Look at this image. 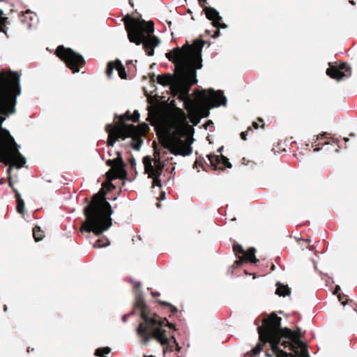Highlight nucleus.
I'll return each instance as SVG.
<instances>
[{
	"label": "nucleus",
	"mask_w": 357,
	"mask_h": 357,
	"mask_svg": "<svg viewBox=\"0 0 357 357\" xmlns=\"http://www.w3.org/2000/svg\"><path fill=\"white\" fill-rule=\"evenodd\" d=\"M199 52L195 56L184 61L180 66L178 80L172 86L174 96L183 101V107L189 114L190 121L194 125H197L202 117L209 115V109L220 105H225L227 98L221 90L215 91L213 89L195 91L196 100H192L190 96L192 86L197 83V70L202 67Z\"/></svg>",
	"instance_id": "nucleus-1"
},
{
	"label": "nucleus",
	"mask_w": 357,
	"mask_h": 357,
	"mask_svg": "<svg viewBox=\"0 0 357 357\" xmlns=\"http://www.w3.org/2000/svg\"><path fill=\"white\" fill-rule=\"evenodd\" d=\"M106 192L102 188L93 195L91 201L84 208L85 220L80 227L82 233L93 232L101 235L112 225L111 215L113 211L110 204L105 199Z\"/></svg>",
	"instance_id": "nucleus-2"
},
{
	"label": "nucleus",
	"mask_w": 357,
	"mask_h": 357,
	"mask_svg": "<svg viewBox=\"0 0 357 357\" xmlns=\"http://www.w3.org/2000/svg\"><path fill=\"white\" fill-rule=\"evenodd\" d=\"M135 307L140 310L142 321L137 328V333L146 344L151 338L159 342L162 346L168 345L169 340L166 335V331L161 328L164 321L146 304L144 298L139 294L135 298Z\"/></svg>",
	"instance_id": "nucleus-3"
},
{
	"label": "nucleus",
	"mask_w": 357,
	"mask_h": 357,
	"mask_svg": "<svg viewBox=\"0 0 357 357\" xmlns=\"http://www.w3.org/2000/svg\"><path fill=\"white\" fill-rule=\"evenodd\" d=\"M20 77L11 70L0 71V129L5 120L17 112V98L22 92Z\"/></svg>",
	"instance_id": "nucleus-4"
},
{
	"label": "nucleus",
	"mask_w": 357,
	"mask_h": 357,
	"mask_svg": "<svg viewBox=\"0 0 357 357\" xmlns=\"http://www.w3.org/2000/svg\"><path fill=\"white\" fill-rule=\"evenodd\" d=\"M125 29L130 42L137 45H143V48L149 56H153L154 48L160 43V39L153 35L154 23L135 18L129 15L123 18Z\"/></svg>",
	"instance_id": "nucleus-5"
},
{
	"label": "nucleus",
	"mask_w": 357,
	"mask_h": 357,
	"mask_svg": "<svg viewBox=\"0 0 357 357\" xmlns=\"http://www.w3.org/2000/svg\"><path fill=\"white\" fill-rule=\"evenodd\" d=\"M206 42L202 39H197L194 41L192 45H189L188 42L182 46V47L174 48L171 52L166 53V57L172 63L176 64V78L171 74L160 75L157 77V82L162 86L170 85V89L172 95V86L175 84L178 80V75L180 73V66L184 61H188L192 59L197 53L199 52L200 59L202 58V48Z\"/></svg>",
	"instance_id": "nucleus-6"
},
{
	"label": "nucleus",
	"mask_w": 357,
	"mask_h": 357,
	"mask_svg": "<svg viewBox=\"0 0 357 357\" xmlns=\"http://www.w3.org/2000/svg\"><path fill=\"white\" fill-rule=\"evenodd\" d=\"M0 162L9 165L7 173L9 175L8 185L14 188L11 172L13 167L22 168L26 163L25 158L18 150V145L10 132L6 128L0 129Z\"/></svg>",
	"instance_id": "nucleus-7"
},
{
	"label": "nucleus",
	"mask_w": 357,
	"mask_h": 357,
	"mask_svg": "<svg viewBox=\"0 0 357 357\" xmlns=\"http://www.w3.org/2000/svg\"><path fill=\"white\" fill-rule=\"evenodd\" d=\"M266 319L275 339L289 340L293 339H302L304 337V333L298 327H296V331H292L287 327L282 328V318L278 317L275 312L271 313Z\"/></svg>",
	"instance_id": "nucleus-8"
},
{
	"label": "nucleus",
	"mask_w": 357,
	"mask_h": 357,
	"mask_svg": "<svg viewBox=\"0 0 357 357\" xmlns=\"http://www.w3.org/2000/svg\"><path fill=\"white\" fill-rule=\"evenodd\" d=\"M55 54L73 73H78L85 66V60L81 54L63 45L58 46Z\"/></svg>",
	"instance_id": "nucleus-9"
},
{
	"label": "nucleus",
	"mask_w": 357,
	"mask_h": 357,
	"mask_svg": "<svg viewBox=\"0 0 357 357\" xmlns=\"http://www.w3.org/2000/svg\"><path fill=\"white\" fill-rule=\"evenodd\" d=\"M192 140L185 142L175 135H167L161 139V144L165 149H168L175 155L187 156L192 152L191 146Z\"/></svg>",
	"instance_id": "nucleus-10"
},
{
	"label": "nucleus",
	"mask_w": 357,
	"mask_h": 357,
	"mask_svg": "<svg viewBox=\"0 0 357 357\" xmlns=\"http://www.w3.org/2000/svg\"><path fill=\"white\" fill-rule=\"evenodd\" d=\"M259 333V342L251 351L245 354L244 357H254L259 354L266 343H270L272 349V344L275 341V337L270 327L266 318L262 320V326L257 327Z\"/></svg>",
	"instance_id": "nucleus-11"
},
{
	"label": "nucleus",
	"mask_w": 357,
	"mask_h": 357,
	"mask_svg": "<svg viewBox=\"0 0 357 357\" xmlns=\"http://www.w3.org/2000/svg\"><path fill=\"white\" fill-rule=\"evenodd\" d=\"M326 75L333 79L340 81L351 75V68L346 63L339 65H331L326 70Z\"/></svg>",
	"instance_id": "nucleus-12"
},
{
	"label": "nucleus",
	"mask_w": 357,
	"mask_h": 357,
	"mask_svg": "<svg viewBox=\"0 0 357 357\" xmlns=\"http://www.w3.org/2000/svg\"><path fill=\"white\" fill-rule=\"evenodd\" d=\"M143 163L145 174H151V176H161L165 165L160 159H155L154 165H152V160L150 156L147 155L143 158Z\"/></svg>",
	"instance_id": "nucleus-13"
},
{
	"label": "nucleus",
	"mask_w": 357,
	"mask_h": 357,
	"mask_svg": "<svg viewBox=\"0 0 357 357\" xmlns=\"http://www.w3.org/2000/svg\"><path fill=\"white\" fill-rule=\"evenodd\" d=\"M207 19L212 21V24L217 29L215 31L212 37L215 38L220 35V28H225L227 26L224 23H221L222 17L219 15V13L212 7H205L204 8Z\"/></svg>",
	"instance_id": "nucleus-14"
},
{
	"label": "nucleus",
	"mask_w": 357,
	"mask_h": 357,
	"mask_svg": "<svg viewBox=\"0 0 357 357\" xmlns=\"http://www.w3.org/2000/svg\"><path fill=\"white\" fill-rule=\"evenodd\" d=\"M112 130L115 133L117 139H121L123 140L128 137H130L133 135V131H135V126L127 123H117L112 125Z\"/></svg>",
	"instance_id": "nucleus-15"
},
{
	"label": "nucleus",
	"mask_w": 357,
	"mask_h": 357,
	"mask_svg": "<svg viewBox=\"0 0 357 357\" xmlns=\"http://www.w3.org/2000/svg\"><path fill=\"white\" fill-rule=\"evenodd\" d=\"M207 158L210 162L211 166L213 169H225V167L231 168L232 165L229 162V159L223 155H217L214 154L207 155Z\"/></svg>",
	"instance_id": "nucleus-16"
},
{
	"label": "nucleus",
	"mask_w": 357,
	"mask_h": 357,
	"mask_svg": "<svg viewBox=\"0 0 357 357\" xmlns=\"http://www.w3.org/2000/svg\"><path fill=\"white\" fill-rule=\"evenodd\" d=\"M114 69L118 71L119 76L121 79H127L128 76L125 70V67L119 59H116L114 61H109L107 63L105 73L109 79L112 78Z\"/></svg>",
	"instance_id": "nucleus-17"
},
{
	"label": "nucleus",
	"mask_w": 357,
	"mask_h": 357,
	"mask_svg": "<svg viewBox=\"0 0 357 357\" xmlns=\"http://www.w3.org/2000/svg\"><path fill=\"white\" fill-rule=\"evenodd\" d=\"M107 181H112L116 178L125 179L127 177L126 168H111L106 173Z\"/></svg>",
	"instance_id": "nucleus-18"
},
{
	"label": "nucleus",
	"mask_w": 357,
	"mask_h": 357,
	"mask_svg": "<svg viewBox=\"0 0 357 357\" xmlns=\"http://www.w3.org/2000/svg\"><path fill=\"white\" fill-rule=\"evenodd\" d=\"M283 340L275 339V341L272 344V352L276 355V357H297L295 353H287L280 349L282 347ZM284 341H286L285 340Z\"/></svg>",
	"instance_id": "nucleus-19"
},
{
	"label": "nucleus",
	"mask_w": 357,
	"mask_h": 357,
	"mask_svg": "<svg viewBox=\"0 0 357 357\" xmlns=\"http://www.w3.org/2000/svg\"><path fill=\"white\" fill-rule=\"evenodd\" d=\"M282 347L289 349L296 354L297 357H310L307 348H303L301 351L297 349L295 345H292L289 341H282Z\"/></svg>",
	"instance_id": "nucleus-20"
},
{
	"label": "nucleus",
	"mask_w": 357,
	"mask_h": 357,
	"mask_svg": "<svg viewBox=\"0 0 357 357\" xmlns=\"http://www.w3.org/2000/svg\"><path fill=\"white\" fill-rule=\"evenodd\" d=\"M117 158L113 160H108L106 162L107 166L112 167V168H126V163L121 156V153L119 151L116 152Z\"/></svg>",
	"instance_id": "nucleus-21"
},
{
	"label": "nucleus",
	"mask_w": 357,
	"mask_h": 357,
	"mask_svg": "<svg viewBox=\"0 0 357 357\" xmlns=\"http://www.w3.org/2000/svg\"><path fill=\"white\" fill-rule=\"evenodd\" d=\"M256 250L254 248H250L247 251H245L243 255H242L245 262H250L256 264L259 260L255 257Z\"/></svg>",
	"instance_id": "nucleus-22"
},
{
	"label": "nucleus",
	"mask_w": 357,
	"mask_h": 357,
	"mask_svg": "<svg viewBox=\"0 0 357 357\" xmlns=\"http://www.w3.org/2000/svg\"><path fill=\"white\" fill-rule=\"evenodd\" d=\"M105 131L108 133L107 145V146H113L118 139L112 130V124H107L105 127Z\"/></svg>",
	"instance_id": "nucleus-23"
},
{
	"label": "nucleus",
	"mask_w": 357,
	"mask_h": 357,
	"mask_svg": "<svg viewBox=\"0 0 357 357\" xmlns=\"http://www.w3.org/2000/svg\"><path fill=\"white\" fill-rule=\"evenodd\" d=\"M130 137L132 138L130 145L132 149L137 151L139 150L143 144L142 136L139 135V134H136V132L133 131V135Z\"/></svg>",
	"instance_id": "nucleus-24"
},
{
	"label": "nucleus",
	"mask_w": 357,
	"mask_h": 357,
	"mask_svg": "<svg viewBox=\"0 0 357 357\" xmlns=\"http://www.w3.org/2000/svg\"><path fill=\"white\" fill-rule=\"evenodd\" d=\"M13 190L15 192L16 201H17V211L19 213L23 214L24 212V202L21 197V195L15 188H13Z\"/></svg>",
	"instance_id": "nucleus-25"
},
{
	"label": "nucleus",
	"mask_w": 357,
	"mask_h": 357,
	"mask_svg": "<svg viewBox=\"0 0 357 357\" xmlns=\"http://www.w3.org/2000/svg\"><path fill=\"white\" fill-rule=\"evenodd\" d=\"M277 289L275 294L279 296H286L291 294V290L287 285L282 284L280 282L277 283Z\"/></svg>",
	"instance_id": "nucleus-26"
},
{
	"label": "nucleus",
	"mask_w": 357,
	"mask_h": 357,
	"mask_svg": "<svg viewBox=\"0 0 357 357\" xmlns=\"http://www.w3.org/2000/svg\"><path fill=\"white\" fill-rule=\"evenodd\" d=\"M33 236L36 242L40 241L43 239L45 235L43 231L41 230L38 226H35L33 228Z\"/></svg>",
	"instance_id": "nucleus-27"
},
{
	"label": "nucleus",
	"mask_w": 357,
	"mask_h": 357,
	"mask_svg": "<svg viewBox=\"0 0 357 357\" xmlns=\"http://www.w3.org/2000/svg\"><path fill=\"white\" fill-rule=\"evenodd\" d=\"M135 129L137 131L136 134H139L140 136H145L149 130V126L146 123H142L139 124L138 126H135Z\"/></svg>",
	"instance_id": "nucleus-28"
},
{
	"label": "nucleus",
	"mask_w": 357,
	"mask_h": 357,
	"mask_svg": "<svg viewBox=\"0 0 357 357\" xmlns=\"http://www.w3.org/2000/svg\"><path fill=\"white\" fill-rule=\"evenodd\" d=\"M109 244V241L106 238H100L98 239L93 245V247L94 248H105Z\"/></svg>",
	"instance_id": "nucleus-29"
},
{
	"label": "nucleus",
	"mask_w": 357,
	"mask_h": 357,
	"mask_svg": "<svg viewBox=\"0 0 357 357\" xmlns=\"http://www.w3.org/2000/svg\"><path fill=\"white\" fill-rule=\"evenodd\" d=\"M233 251L236 257H241L245 253V250L243 249L242 246L237 243L233 244Z\"/></svg>",
	"instance_id": "nucleus-30"
},
{
	"label": "nucleus",
	"mask_w": 357,
	"mask_h": 357,
	"mask_svg": "<svg viewBox=\"0 0 357 357\" xmlns=\"http://www.w3.org/2000/svg\"><path fill=\"white\" fill-rule=\"evenodd\" d=\"M287 340L289 341V340ZM289 342L292 345H295L297 349H298V348H301V349H303L304 347L307 348V345L301 340V339L289 340Z\"/></svg>",
	"instance_id": "nucleus-31"
},
{
	"label": "nucleus",
	"mask_w": 357,
	"mask_h": 357,
	"mask_svg": "<svg viewBox=\"0 0 357 357\" xmlns=\"http://www.w3.org/2000/svg\"><path fill=\"white\" fill-rule=\"evenodd\" d=\"M111 351V349L109 347H102L98 348L95 351V355L96 356H103L105 354H108Z\"/></svg>",
	"instance_id": "nucleus-32"
},
{
	"label": "nucleus",
	"mask_w": 357,
	"mask_h": 357,
	"mask_svg": "<svg viewBox=\"0 0 357 357\" xmlns=\"http://www.w3.org/2000/svg\"><path fill=\"white\" fill-rule=\"evenodd\" d=\"M131 114H130L129 111L126 112L124 114H122L121 116H118L117 114L115 115L114 118H119L120 122L119 123H126L125 122L127 121H131L130 119Z\"/></svg>",
	"instance_id": "nucleus-33"
},
{
	"label": "nucleus",
	"mask_w": 357,
	"mask_h": 357,
	"mask_svg": "<svg viewBox=\"0 0 357 357\" xmlns=\"http://www.w3.org/2000/svg\"><path fill=\"white\" fill-rule=\"evenodd\" d=\"M8 22V17H0V32L6 34V26Z\"/></svg>",
	"instance_id": "nucleus-34"
},
{
	"label": "nucleus",
	"mask_w": 357,
	"mask_h": 357,
	"mask_svg": "<svg viewBox=\"0 0 357 357\" xmlns=\"http://www.w3.org/2000/svg\"><path fill=\"white\" fill-rule=\"evenodd\" d=\"M160 176H151V175H149V178H151L153 179V185H156V186H158V187H161V181L160 179Z\"/></svg>",
	"instance_id": "nucleus-35"
},
{
	"label": "nucleus",
	"mask_w": 357,
	"mask_h": 357,
	"mask_svg": "<svg viewBox=\"0 0 357 357\" xmlns=\"http://www.w3.org/2000/svg\"><path fill=\"white\" fill-rule=\"evenodd\" d=\"M139 113L137 110H135L132 114H131L130 119L132 122H138L139 120Z\"/></svg>",
	"instance_id": "nucleus-36"
},
{
	"label": "nucleus",
	"mask_w": 357,
	"mask_h": 357,
	"mask_svg": "<svg viewBox=\"0 0 357 357\" xmlns=\"http://www.w3.org/2000/svg\"><path fill=\"white\" fill-rule=\"evenodd\" d=\"M257 121L260 123H262V125L261 126H259V124L258 122H256V121H254L252 124V127L255 128V129H258L259 127H261V128H264V126H265V124L264 123V121L261 118H258Z\"/></svg>",
	"instance_id": "nucleus-37"
},
{
	"label": "nucleus",
	"mask_w": 357,
	"mask_h": 357,
	"mask_svg": "<svg viewBox=\"0 0 357 357\" xmlns=\"http://www.w3.org/2000/svg\"><path fill=\"white\" fill-rule=\"evenodd\" d=\"M176 111L177 112L178 114L179 115L180 118H181V121L182 122H185V112L180 108H176Z\"/></svg>",
	"instance_id": "nucleus-38"
},
{
	"label": "nucleus",
	"mask_w": 357,
	"mask_h": 357,
	"mask_svg": "<svg viewBox=\"0 0 357 357\" xmlns=\"http://www.w3.org/2000/svg\"><path fill=\"white\" fill-rule=\"evenodd\" d=\"M237 257L238 258V259L236 260L233 264V267L234 268L240 266L243 263L245 262L242 256Z\"/></svg>",
	"instance_id": "nucleus-39"
},
{
	"label": "nucleus",
	"mask_w": 357,
	"mask_h": 357,
	"mask_svg": "<svg viewBox=\"0 0 357 357\" xmlns=\"http://www.w3.org/2000/svg\"><path fill=\"white\" fill-rule=\"evenodd\" d=\"M104 187L107 188V191H112L116 188L115 185L112 184V181H107L104 184Z\"/></svg>",
	"instance_id": "nucleus-40"
},
{
	"label": "nucleus",
	"mask_w": 357,
	"mask_h": 357,
	"mask_svg": "<svg viewBox=\"0 0 357 357\" xmlns=\"http://www.w3.org/2000/svg\"><path fill=\"white\" fill-rule=\"evenodd\" d=\"M338 299L342 303V305H345L347 302V298L346 295H338Z\"/></svg>",
	"instance_id": "nucleus-41"
},
{
	"label": "nucleus",
	"mask_w": 357,
	"mask_h": 357,
	"mask_svg": "<svg viewBox=\"0 0 357 357\" xmlns=\"http://www.w3.org/2000/svg\"><path fill=\"white\" fill-rule=\"evenodd\" d=\"M250 130H252V127H249L246 131H245V132H242L241 133V139H243V140H246V139H247V137H247L248 132L249 131H250Z\"/></svg>",
	"instance_id": "nucleus-42"
},
{
	"label": "nucleus",
	"mask_w": 357,
	"mask_h": 357,
	"mask_svg": "<svg viewBox=\"0 0 357 357\" xmlns=\"http://www.w3.org/2000/svg\"><path fill=\"white\" fill-rule=\"evenodd\" d=\"M129 162H130V165L131 166V168L132 169H135V167H136V161H135V159L133 158V157H131L130 159H129Z\"/></svg>",
	"instance_id": "nucleus-43"
},
{
	"label": "nucleus",
	"mask_w": 357,
	"mask_h": 357,
	"mask_svg": "<svg viewBox=\"0 0 357 357\" xmlns=\"http://www.w3.org/2000/svg\"><path fill=\"white\" fill-rule=\"evenodd\" d=\"M162 321H164V326H165V325H166V326H167L169 328H174V324H172L169 323V322L168 321V320H167L166 318H165L164 319H162Z\"/></svg>",
	"instance_id": "nucleus-44"
},
{
	"label": "nucleus",
	"mask_w": 357,
	"mask_h": 357,
	"mask_svg": "<svg viewBox=\"0 0 357 357\" xmlns=\"http://www.w3.org/2000/svg\"><path fill=\"white\" fill-rule=\"evenodd\" d=\"M169 307H170V312L172 314H174V313H176L178 311L177 308L175 306L172 305V304L169 306Z\"/></svg>",
	"instance_id": "nucleus-45"
},
{
	"label": "nucleus",
	"mask_w": 357,
	"mask_h": 357,
	"mask_svg": "<svg viewBox=\"0 0 357 357\" xmlns=\"http://www.w3.org/2000/svg\"><path fill=\"white\" fill-rule=\"evenodd\" d=\"M134 314V312H132L130 314H127L123 315V317H122L123 321L126 322L127 321V319L128 318V317H130L131 314Z\"/></svg>",
	"instance_id": "nucleus-46"
},
{
	"label": "nucleus",
	"mask_w": 357,
	"mask_h": 357,
	"mask_svg": "<svg viewBox=\"0 0 357 357\" xmlns=\"http://www.w3.org/2000/svg\"><path fill=\"white\" fill-rule=\"evenodd\" d=\"M158 303L161 305H163V306H167V307H169L171 305V304L168 302H166V301H158Z\"/></svg>",
	"instance_id": "nucleus-47"
},
{
	"label": "nucleus",
	"mask_w": 357,
	"mask_h": 357,
	"mask_svg": "<svg viewBox=\"0 0 357 357\" xmlns=\"http://www.w3.org/2000/svg\"><path fill=\"white\" fill-rule=\"evenodd\" d=\"M328 134L326 132H324L322 134H320L319 135L317 136V139H322V137H325L326 135H327Z\"/></svg>",
	"instance_id": "nucleus-48"
},
{
	"label": "nucleus",
	"mask_w": 357,
	"mask_h": 357,
	"mask_svg": "<svg viewBox=\"0 0 357 357\" xmlns=\"http://www.w3.org/2000/svg\"><path fill=\"white\" fill-rule=\"evenodd\" d=\"M140 287H141V283L139 282H136L134 286L135 289H136L139 288Z\"/></svg>",
	"instance_id": "nucleus-49"
},
{
	"label": "nucleus",
	"mask_w": 357,
	"mask_h": 357,
	"mask_svg": "<svg viewBox=\"0 0 357 357\" xmlns=\"http://www.w3.org/2000/svg\"><path fill=\"white\" fill-rule=\"evenodd\" d=\"M265 355L266 357H272L273 356V354H271L268 351H266Z\"/></svg>",
	"instance_id": "nucleus-50"
},
{
	"label": "nucleus",
	"mask_w": 357,
	"mask_h": 357,
	"mask_svg": "<svg viewBox=\"0 0 357 357\" xmlns=\"http://www.w3.org/2000/svg\"><path fill=\"white\" fill-rule=\"evenodd\" d=\"M159 295H160V294L158 292H152V296L153 297H156V296H158Z\"/></svg>",
	"instance_id": "nucleus-51"
},
{
	"label": "nucleus",
	"mask_w": 357,
	"mask_h": 357,
	"mask_svg": "<svg viewBox=\"0 0 357 357\" xmlns=\"http://www.w3.org/2000/svg\"><path fill=\"white\" fill-rule=\"evenodd\" d=\"M199 4L202 5L203 3H206V0H198Z\"/></svg>",
	"instance_id": "nucleus-52"
},
{
	"label": "nucleus",
	"mask_w": 357,
	"mask_h": 357,
	"mask_svg": "<svg viewBox=\"0 0 357 357\" xmlns=\"http://www.w3.org/2000/svg\"><path fill=\"white\" fill-rule=\"evenodd\" d=\"M222 149H223V146H221L220 148H219V149L217 150V152L221 154V153H222Z\"/></svg>",
	"instance_id": "nucleus-53"
},
{
	"label": "nucleus",
	"mask_w": 357,
	"mask_h": 357,
	"mask_svg": "<svg viewBox=\"0 0 357 357\" xmlns=\"http://www.w3.org/2000/svg\"><path fill=\"white\" fill-rule=\"evenodd\" d=\"M349 3H350L351 4H352V5H355V4H356V3L354 2V1H353V0H350V1H349Z\"/></svg>",
	"instance_id": "nucleus-54"
},
{
	"label": "nucleus",
	"mask_w": 357,
	"mask_h": 357,
	"mask_svg": "<svg viewBox=\"0 0 357 357\" xmlns=\"http://www.w3.org/2000/svg\"><path fill=\"white\" fill-rule=\"evenodd\" d=\"M3 14V12L2 10L0 9V17H3L1 15Z\"/></svg>",
	"instance_id": "nucleus-55"
},
{
	"label": "nucleus",
	"mask_w": 357,
	"mask_h": 357,
	"mask_svg": "<svg viewBox=\"0 0 357 357\" xmlns=\"http://www.w3.org/2000/svg\"><path fill=\"white\" fill-rule=\"evenodd\" d=\"M129 3L131 5V6L133 7L134 4H133V3L132 2L131 0L129 1Z\"/></svg>",
	"instance_id": "nucleus-56"
},
{
	"label": "nucleus",
	"mask_w": 357,
	"mask_h": 357,
	"mask_svg": "<svg viewBox=\"0 0 357 357\" xmlns=\"http://www.w3.org/2000/svg\"><path fill=\"white\" fill-rule=\"evenodd\" d=\"M206 33L209 35L210 34V31L208 30H206Z\"/></svg>",
	"instance_id": "nucleus-57"
},
{
	"label": "nucleus",
	"mask_w": 357,
	"mask_h": 357,
	"mask_svg": "<svg viewBox=\"0 0 357 357\" xmlns=\"http://www.w3.org/2000/svg\"><path fill=\"white\" fill-rule=\"evenodd\" d=\"M344 140L347 142L349 141V139L345 137V138H344Z\"/></svg>",
	"instance_id": "nucleus-58"
},
{
	"label": "nucleus",
	"mask_w": 357,
	"mask_h": 357,
	"mask_svg": "<svg viewBox=\"0 0 357 357\" xmlns=\"http://www.w3.org/2000/svg\"><path fill=\"white\" fill-rule=\"evenodd\" d=\"M26 13H31V12L30 11V10H27L26 11Z\"/></svg>",
	"instance_id": "nucleus-59"
},
{
	"label": "nucleus",
	"mask_w": 357,
	"mask_h": 357,
	"mask_svg": "<svg viewBox=\"0 0 357 357\" xmlns=\"http://www.w3.org/2000/svg\"><path fill=\"white\" fill-rule=\"evenodd\" d=\"M272 270H274L275 269V266L273 264L272 265V268H271Z\"/></svg>",
	"instance_id": "nucleus-60"
},
{
	"label": "nucleus",
	"mask_w": 357,
	"mask_h": 357,
	"mask_svg": "<svg viewBox=\"0 0 357 357\" xmlns=\"http://www.w3.org/2000/svg\"><path fill=\"white\" fill-rule=\"evenodd\" d=\"M340 287H337L336 288V291H335L337 292V290H340Z\"/></svg>",
	"instance_id": "nucleus-61"
},
{
	"label": "nucleus",
	"mask_w": 357,
	"mask_h": 357,
	"mask_svg": "<svg viewBox=\"0 0 357 357\" xmlns=\"http://www.w3.org/2000/svg\"><path fill=\"white\" fill-rule=\"evenodd\" d=\"M319 148H316V149H314V151H319Z\"/></svg>",
	"instance_id": "nucleus-62"
},
{
	"label": "nucleus",
	"mask_w": 357,
	"mask_h": 357,
	"mask_svg": "<svg viewBox=\"0 0 357 357\" xmlns=\"http://www.w3.org/2000/svg\"><path fill=\"white\" fill-rule=\"evenodd\" d=\"M197 164H199V161H198V160H197V161L195 162V165H197Z\"/></svg>",
	"instance_id": "nucleus-63"
},
{
	"label": "nucleus",
	"mask_w": 357,
	"mask_h": 357,
	"mask_svg": "<svg viewBox=\"0 0 357 357\" xmlns=\"http://www.w3.org/2000/svg\"><path fill=\"white\" fill-rule=\"evenodd\" d=\"M101 357H106V356H101Z\"/></svg>",
	"instance_id": "nucleus-64"
}]
</instances>
